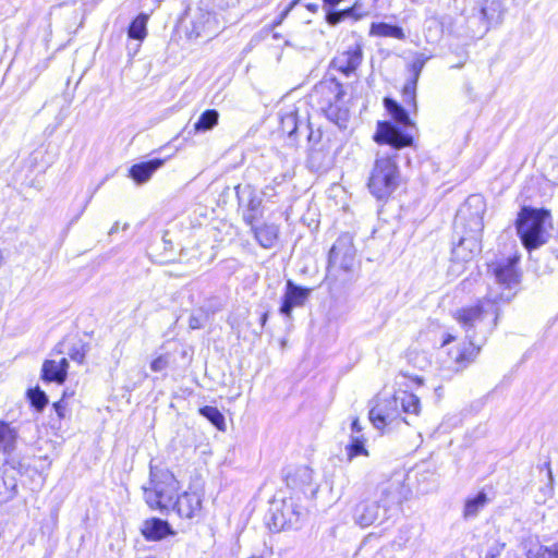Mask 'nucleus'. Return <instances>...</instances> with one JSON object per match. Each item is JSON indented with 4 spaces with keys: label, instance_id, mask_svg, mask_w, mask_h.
<instances>
[{
    "label": "nucleus",
    "instance_id": "nucleus-1",
    "mask_svg": "<svg viewBox=\"0 0 558 558\" xmlns=\"http://www.w3.org/2000/svg\"><path fill=\"white\" fill-rule=\"evenodd\" d=\"M519 258L508 257L493 266L496 284L501 292L490 289L475 304L456 310L453 318L464 331V341L447 349L442 367L460 373L475 362L483 345L498 325L501 305L511 301L519 284L520 274L517 269Z\"/></svg>",
    "mask_w": 558,
    "mask_h": 558
},
{
    "label": "nucleus",
    "instance_id": "nucleus-2",
    "mask_svg": "<svg viewBox=\"0 0 558 558\" xmlns=\"http://www.w3.org/2000/svg\"><path fill=\"white\" fill-rule=\"evenodd\" d=\"M335 72H339L344 78L349 77V52L344 51L333 58L328 73L315 85L311 97L318 100L330 122L340 130H345L349 123V108L343 100L347 94L345 83Z\"/></svg>",
    "mask_w": 558,
    "mask_h": 558
},
{
    "label": "nucleus",
    "instance_id": "nucleus-3",
    "mask_svg": "<svg viewBox=\"0 0 558 558\" xmlns=\"http://www.w3.org/2000/svg\"><path fill=\"white\" fill-rule=\"evenodd\" d=\"M384 107L392 121H378L374 135L375 142L388 145L389 150L411 147L414 143L413 132L416 131V128L410 119L409 111L391 97L384 98Z\"/></svg>",
    "mask_w": 558,
    "mask_h": 558
},
{
    "label": "nucleus",
    "instance_id": "nucleus-4",
    "mask_svg": "<svg viewBox=\"0 0 558 558\" xmlns=\"http://www.w3.org/2000/svg\"><path fill=\"white\" fill-rule=\"evenodd\" d=\"M397 157V150L378 153L368 181L369 191L377 199L389 197L399 185Z\"/></svg>",
    "mask_w": 558,
    "mask_h": 558
},
{
    "label": "nucleus",
    "instance_id": "nucleus-5",
    "mask_svg": "<svg viewBox=\"0 0 558 558\" xmlns=\"http://www.w3.org/2000/svg\"><path fill=\"white\" fill-rule=\"evenodd\" d=\"M179 483L168 470H150L149 485L144 487V499L153 510L167 513L178 494Z\"/></svg>",
    "mask_w": 558,
    "mask_h": 558
},
{
    "label": "nucleus",
    "instance_id": "nucleus-6",
    "mask_svg": "<svg viewBox=\"0 0 558 558\" xmlns=\"http://www.w3.org/2000/svg\"><path fill=\"white\" fill-rule=\"evenodd\" d=\"M548 214L544 209L524 206L521 208L515 228L518 235L527 251L538 248L546 243L545 221Z\"/></svg>",
    "mask_w": 558,
    "mask_h": 558
},
{
    "label": "nucleus",
    "instance_id": "nucleus-7",
    "mask_svg": "<svg viewBox=\"0 0 558 558\" xmlns=\"http://www.w3.org/2000/svg\"><path fill=\"white\" fill-rule=\"evenodd\" d=\"M485 211L486 203L484 197L481 194L470 195L456 214L453 221L454 233H470L482 236Z\"/></svg>",
    "mask_w": 558,
    "mask_h": 558
},
{
    "label": "nucleus",
    "instance_id": "nucleus-8",
    "mask_svg": "<svg viewBox=\"0 0 558 558\" xmlns=\"http://www.w3.org/2000/svg\"><path fill=\"white\" fill-rule=\"evenodd\" d=\"M349 276V236L343 234L337 239L328 254L325 281L330 290L337 282L345 283Z\"/></svg>",
    "mask_w": 558,
    "mask_h": 558
},
{
    "label": "nucleus",
    "instance_id": "nucleus-9",
    "mask_svg": "<svg viewBox=\"0 0 558 558\" xmlns=\"http://www.w3.org/2000/svg\"><path fill=\"white\" fill-rule=\"evenodd\" d=\"M305 509L294 497L284 498L280 505L271 508L268 526L274 532H280L286 529H298L305 515Z\"/></svg>",
    "mask_w": 558,
    "mask_h": 558
},
{
    "label": "nucleus",
    "instance_id": "nucleus-10",
    "mask_svg": "<svg viewBox=\"0 0 558 558\" xmlns=\"http://www.w3.org/2000/svg\"><path fill=\"white\" fill-rule=\"evenodd\" d=\"M505 7L501 0H477L473 8V20L481 23L478 33L486 34L492 27L498 26L504 21Z\"/></svg>",
    "mask_w": 558,
    "mask_h": 558
},
{
    "label": "nucleus",
    "instance_id": "nucleus-11",
    "mask_svg": "<svg viewBox=\"0 0 558 558\" xmlns=\"http://www.w3.org/2000/svg\"><path fill=\"white\" fill-rule=\"evenodd\" d=\"M287 486L296 495L303 494L306 498H314L317 486L313 484V471L306 465L289 466L284 471Z\"/></svg>",
    "mask_w": 558,
    "mask_h": 558
},
{
    "label": "nucleus",
    "instance_id": "nucleus-12",
    "mask_svg": "<svg viewBox=\"0 0 558 558\" xmlns=\"http://www.w3.org/2000/svg\"><path fill=\"white\" fill-rule=\"evenodd\" d=\"M313 289L294 283L291 279L286 282V290L281 298L279 313L288 320H292L295 307H303L311 296Z\"/></svg>",
    "mask_w": 558,
    "mask_h": 558
},
{
    "label": "nucleus",
    "instance_id": "nucleus-13",
    "mask_svg": "<svg viewBox=\"0 0 558 558\" xmlns=\"http://www.w3.org/2000/svg\"><path fill=\"white\" fill-rule=\"evenodd\" d=\"M401 415L396 395L380 398L369 411V421L377 429L392 424Z\"/></svg>",
    "mask_w": 558,
    "mask_h": 558
},
{
    "label": "nucleus",
    "instance_id": "nucleus-14",
    "mask_svg": "<svg viewBox=\"0 0 558 558\" xmlns=\"http://www.w3.org/2000/svg\"><path fill=\"white\" fill-rule=\"evenodd\" d=\"M457 235L459 236V240L451 251L452 260L459 263L469 262L481 252V235L470 233H460Z\"/></svg>",
    "mask_w": 558,
    "mask_h": 558
},
{
    "label": "nucleus",
    "instance_id": "nucleus-15",
    "mask_svg": "<svg viewBox=\"0 0 558 558\" xmlns=\"http://www.w3.org/2000/svg\"><path fill=\"white\" fill-rule=\"evenodd\" d=\"M170 510H174L180 518L192 519L202 510V498L195 492L177 494Z\"/></svg>",
    "mask_w": 558,
    "mask_h": 558
},
{
    "label": "nucleus",
    "instance_id": "nucleus-16",
    "mask_svg": "<svg viewBox=\"0 0 558 558\" xmlns=\"http://www.w3.org/2000/svg\"><path fill=\"white\" fill-rule=\"evenodd\" d=\"M141 533L146 541L157 542L167 536L174 535V531L168 521L159 518H150L143 522Z\"/></svg>",
    "mask_w": 558,
    "mask_h": 558
},
{
    "label": "nucleus",
    "instance_id": "nucleus-17",
    "mask_svg": "<svg viewBox=\"0 0 558 558\" xmlns=\"http://www.w3.org/2000/svg\"><path fill=\"white\" fill-rule=\"evenodd\" d=\"M69 362L62 357L59 362L46 360L41 367V379L47 383L63 384L68 376Z\"/></svg>",
    "mask_w": 558,
    "mask_h": 558
},
{
    "label": "nucleus",
    "instance_id": "nucleus-18",
    "mask_svg": "<svg viewBox=\"0 0 558 558\" xmlns=\"http://www.w3.org/2000/svg\"><path fill=\"white\" fill-rule=\"evenodd\" d=\"M165 160L161 158H154L147 161H142L133 165L129 170V175L137 183L143 184L147 182L151 175L163 166Z\"/></svg>",
    "mask_w": 558,
    "mask_h": 558
},
{
    "label": "nucleus",
    "instance_id": "nucleus-19",
    "mask_svg": "<svg viewBox=\"0 0 558 558\" xmlns=\"http://www.w3.org/2000/svg\"><path fill=\"white\" fill-rule=\"evenodd\" d=\"M381 505L377 501L364 500L355 506L354 519L361 526H369L378 518L379 508Z\"/></svg>",
    "mask_w": 558,
    "mask_h": 558
},
{
    "label": "nucleus",
    "instance_id": "nucleus-20",
    "mask_svg": "<svg viewBox=\"0 0 558 558\" xmlns=\"http://www.w3.org/2000/svg\"><path fill=\"white\" fill-rule=\"evenodd\" d=\"M380 498L377 500L387 510L402 502L401 485L399 482H385L378 487Z\"/></svg>",
    "mask_w": 558,
    "mask_h": 558
},
{
    "label": "nucleus",
    "instance_id": "nucleus-21",
    "mask_svg": "<svg viewBox=\"0 0 558 558\" xmlns=\"http://www.w3.org/2000/svg\"><path fill=\"white\" fill-rule=\"evenodd\" d=\"M19 432L11 423L0 421V452L10 456L16 448Z\"/></svg>",
    "mask_w": 558,
    "mask_h": 558
},
{
    "label": "nucleus",
    "instance_id": "nucleus-22",
    "mask_svg": "<svg viewBox=\"0 0 558 558\" xmlns=\"http://www.w3.org/2000/svg\"><path fill=\"white\" fill-rule=\"evenodd\" d=\"M256 241L264 248H271L275 246L279 228L276 225H263L260 227H252Z\"/></svg>",
    "mask_w": 558,
    "mask_h": 558
},
{
    "label": "nucleus",
    "instance_id": "nucleus-23",
    "mask_svg": "<svg viewBox=\"0 0 558 558\" xmlns=\"http://www.w3.org/2000/svg\"><path fill=\"white\" fill-rule=\"evenodd\" d=\"M395 395L401 413L415 415L420 413L421 402L417 396L408 391H399Z\"/></svg>",
    "mask_w": 558,
    "mask_h": 558
},
{
    "label": "nucleus",
    "instance_id": "nucleus-24",
    "mask_svg": "<svg viewBox=\"0 0 558 558\" xmlns=\"http://www.w3.org/2000/svg\"><path fill=\"white\" fill-rule=\"evenodd\" d=\"M369 34L379 37H392L404 39L405 34L402 27L386 22L372 23Z\"/></svg>",
    "mask_w": 558,
    "mask_h": 558
},
{
    "label": "nucleus",
    "instance_id": "nucleus-25",
    "mask_svg": "<svg viewBox=\"0 0 558 558\" xmlns=\"http://www.w3.org/2000/svg\"><path fill=\"white\" fill-rule=\"evenodd\" d=\"M488 498L484 492H478L474 497L468 498L464 504L463 517L464 519H474L478 512L485 507Z\"/></svg>",
    "mask_w": 558,
    "mask_h": 558
},
{
    "label": "nucleus",
    "instance_id": "nucleus-26",
    "mask_svg": "<svg viewBox=\"0 0 558 558\" xmlns=\"http://www.w3.org/2000/svg\"><path fill=\"white\" fill-rule=\"evenodd\" d=\"M219 120V112L216 109H207L199 116L194 124L195 132H207L213 130Z\"/></svg>",
    "mask_w": 558,
    "mask_h": 558
},
{
    "label": "nucleus",
    "instance_id": "nucleus-27",
    "mask_svg": "<svg viewBox=\"0 0 558 558\" xmlns=\"http://www.w3.org/2000/svg\"><path fill=\"white\" fill-rule=\"evenodd\" d=\"M148 16L144 13L137 15L130 24L128 29V35L132 39L143 40L147 35V25Z\"/></svg>",
    "mask_w": 558,
    "mask_h": 558
},
{
    "label": "nucleus",
    "instance_id": "nucleus-28",
    "mask_svg": "<svg viewBox=\"0 0 558 558\" xmlns=\"http://www.w3.org/2000/svg\"><path fill=\"white\" fill-rule=\"evenodd\" d=\"M199 414L207 418L217 429H226L225 416L216 407L205 405L199 409Z\"/></svg>",
    "mask_w": 558,
    "mask_h": 558
},
{
    "label": "nucleus",
    "instance_id": "nucleus-29",
    "mask_svg": "<svg viewBox=\"0 0 558 558\" xmlns=\"http://www.w3.org/2000/svg\"><path fill=\"white\" fill-rule=\"evenodd\" d=\"M523 549L527 558H553L549 546L541 545L532 539L523 543Z\"/></svg>",
    "mask_w": 558,
    "mask_h": 558
},
{
    "label": "nucleus",
    "instance_id": "nucleus-30",
    "mask_svg": "<svg viewBox=\"0 0 558 558\" xmlns=\"http://www.w3.org/2000/svg\"><path fill=\"white\" fill-rule=\"evenodd\" d=\"M280 130L289 137H293L299 130V119L295 111H290L281 116Z\"/></svg>",
    "mask_w": 558,
    "mask_h": 558
},
{
    "label": "nucleus",
    "instance_id": "nucleus-31",
    "mask_svg": "<svg viewBox=\"0 0 558 558\" xmlns=\"http://www.w3.org/2000/svg\"><path fill=\"white\" fill-rule=\"evenodd\" d=\"M17 485L14 478L7 480L0 476V502L12 500L17 494Z\"/></svg>",
    "mask_w": 558,
    "mask_h": 558
},
{
    "label": "nucleus",
    "instance_id": "nucleus-32",
    "mask_svg": "<svg viewBox=\"0 0 558 558\" xmlns=\"http://www.w3.org/2000/svg\"><path fill=\"white\" fill-rule=\"evenodd\" d=\"M27 397L33 408L41 412L48 404V397L39 387L32 388L27 391Z\"/></svg>",
    "mask_w": 558,
    "mask_h": 558
},
{
    "label": "nucleus",
    "instance_id": "nucleus-33",
    "mask_svg": "<svg viewBox=\"0 0 558 558\" xmlns=\"http://www.w3.org/2000/svg\"><path fill=\"white\" fill-rule=\"evenodd\" d=\"M416 86L417 83L415 81H407L402 88V100L403 102L409 106L413 107L414 110H416Z\"/></svg>",
    "mask_w": 558,
    "mask_h": 558
},
{
    "label": "nucleus",
    "instance_id": "nucleus-34",
    "mask_svg": "<svg viewBox=\"0 0 558 558\" xmlns=\"http://www.w3.org/2000/svg\"><path fill=\"white\" fill-rule=\"evenodd\" d=\"M88 351V344L82 340H77L68 349V355L71 360L83 363Z\"/></svg>",
    "mask_w": 558,
    "mask_h": 558
},
{
    "label": "nucleus",
    "instance_id": "nucleus-35",
    "mask_svg": "<svg viewBox=\"0 0 558 558\" xmlns=\"http://www.w3.org/2000/svg\"><path fill=\"white\" fill-rule=\"evenodd\" d=\"M505 548V543L493 539L492 543L487 544L486 548L483 549L478 558H498Z\"/></svg>",
    "mask_w": 558,
    "mask_h": 558
},
{
    "label": "nucleus",
    "instance_id": "nucleus-36",
    "mask_svg": "<svg viewBox=\"0 0 558 558\" xmlns=\"http://www.w3.org/2000/svg\"><path fill=\"white\" fill-rule=\"evenodd\" d=\"M359 456L368 457V446L360 439H351V460Z\"/></svg>",
    "mask_w": 558,
    "mask_h": 558
},
{
    "label": "nucleus",
    "instance_id": "nucleus-37",
    "mask_svg": "<svg viewBox=\"0 0 558 558\" xmlns=\"http://www.w3.org/2000/svg\"><path fill=\"white\" fill-rule=\"evenodd\" d=\"M363 430L364 428L362 427L357 418L351 422V439H360L363 442L367 444L368 437Z\"/></svg>",
    "mask_w": 558,
    "mask_h": 558
},
{
    "label": "nucleus",
    "instance_id": "nucleus-38",
    "mask_svg": "<svg viewBox=\"0 0 558 558\" xmlns=\"http://www.w3.org/2000/svg\"><path fill=\"white\" fill-rule=\"evenodd\" d=\"M426 59L422 56L416 58L411 64L412 77L409 81H415L417 83L420 74L425 65Z\"/></svg>",
    "mask_w": 558,
    "mask_h": 558
},
{
    "label": "nucleus",
    "instance_id": "nucleus-39",
    "mask_svg": "<svg viewBox=\"0 0 558 558\" xmlns=\"http://www.w3.org/2000/svg\"><path fill=\"white\" fill-rule=\"evenodd\" d=\"M169 365V359L167 355H159L154 359L150 363V368L153 372H161L166 369Z\"/></svg>",
    "mask_w": 558,
    "mask_h": 558
},
{
    "label": "nucleus",
    "instance_id": "nucleus-40",
    "mask_svg": "<svg viewBox=\"0 0 558 558\" xmlns=\"http://www.w3.org/2000/svg\"><path fill=\"white\" fill-rule=\"evenodd\" d=\"M368 11L364 8L363 3L360 1H355L351 5V19L360 20L363 16L367 15Z\"/></svg>",
    "mask_w": 558,
    "mask_h": 558
},
{
    "label": "nucleus",
    "instance_id": "nucleus-41",
    "mask_svg": "<svg viewBox=\"0 0 558 558\" xmlns=\"http://www.w3.org/2000/svg\"><path fill=\"white\" fill-rule=\"evenodd\" d=\"M299 0H292L279 14L278 19L274 21V26L280 25L288 16L290 11L298 4Z\"/></svg>",
    "mask_w": 558,
    "mask_h": 558
},
{
    "label": "nucleus",
    "instance_id": "nucleus-42",
    "mask_svg": "<svg viewBox=\"0 0 558 558\" xmlns=\"http://www.w3.org/2000/svg\"><path fill=\"white\" fill-rule=\"evenodd\" d=\"M299 0H292L279 14L278 19L274 21V26L280 25L288 16L290 11L298 4Z\"/></svg>",
    "mask_w": 558,
    "mask_h": 558
},
{
    "label": "nucleus",
    "instance_id": "nucleus-43",
    "mask_svg": "<svg viewBox=\"0 0 558 558\" xmlns=\"http://www.w3.org/2000/svg\"><path fill=\"white\" fill-rule=\"evenodd\" d=\"M189 326L192 329H199L204 326L203 324V315L192 314L189 319Z\"/></svg>",
    "mask_w": 558,
    "mask_h": 558
},
{
    "label": "nucleus",
    "instance_id": "nucleus-44",
    "mask_svg": "<svg viewBox=\"0 0 558 558\" xmlns=\"http://www.w3.org/2000/svg\"><path fill=\"white\" fill-rule=\"evenodd\" d=\"M362 59V52L360 48L351 49V72L360 63Z\"/></svg>",
    "mask_w": 558,
    "mask_h": 558
},
{
    "label": "nucleus",
    "instance_id": "nucleus-45",
    "mask_svg": "<svg viewBox=\"0 0 558 558\" xmlns=\"http://www.w3.org/2000/svg\"><path fill=\"white\" fill-rule=\"evenodd\" d=\"M456 340H457L456 336H453L451 333H445L444 338H442V341H441V344H440V348L441 349L447 348L449 344H451Z\"/></svg>",
    "mask_w": 558,
    "mask_h": 558
},
{
    "label": "nucleus",
    "instance_id": "nucleus-46",
    "mask_svg": "<svg viewBox=\"0 0 558 558\" xmlns=\"http://www.w3.org/2000/svg\"><path fill=\"white\" fill-rule=\"evenodd\" d=\"M53 409H54V411H56V413H57L59 418L64 417V409H65V407H64L62 400H60L58 402H54L53 403Z\"/></svg>",
    "mask_w": 558,
    "mask_h": 558
},
{
    "label": "nucleus",
    "instance_id": "nucleus-47",
    "mask_svg": "<svg viewBox=\"0 0 558 558\" xmlns=\"http://www.w3.org/2000/svg\"><path fill=\"white\" fill-rule=\"evenodd\" d=\"M318 154H319V151L317 149H315L314 146L312 145L310 147V153H308V162L312 166H314L316 157H317Z\"/></svg>",
    "mask_w": 558,
    "mask_h": 558
},
{
    "label": "nucleus",
    "instance_id": "nucleus-48",
    "mask_svg": "<svg viewBox=\"0 0 558 558\" xmlns=\"http://www.w3.org/2000/svg\"><path fill=\"white\" fill-rule=\"evenodd\" d=\"M320 138V132L317 131L316 133L314 131L311 130L310 134H308V142L310 143H317Z\"/></svg>",
    "mask_w": 558,
    "mask_h": 558
},
{
    "label": "nucleus",
    "instance_id": "nucleus-49",
    "mask_svg": "<svg viewBox=\"0 0 558 558\" xmlns=\"http://www.w3.org/2000/svg\"><path fill=\"white\" fill-rule=\"evenodd\" d=\"M550 548V556H553V558H558V542L555 543L554 545L549 546Z\"/></svg>",
    "mask_w": 558,
    "mask_h": 558
},
{
    "label": "nucleus",
    "instance_id": "nucleus-50",
    "mask_svg": "<svg viewBox=\"0 0 558 558\" xmlns=\"http://www.w3.org/2000/svg\"><path fill=\"white\" fill-rule=\"evenodd\" d=\"M259 206V201L251 199L248 203V208L251 211H254Z\"/></svg>",
    "mask_w": 558,
    "mask_h": 558
},
{
    "label": "nucleus",
    "instance_id": "nucleus-51",
    "mask_svg": "<svg viewBox=\"0 0 558 558\" xmlns=\"http://www.w3.org/2000/svg\"><path fill=\"white\" fill-rule=\"evenodd\" d=\"M267 319H268V313L266 312V313H264V314L262 315V317H260V325H262V327H264V326H265V324H266Z\"/></svg>",
    "mask_w": 558,
    "mask_h": 558
},
{
    "label": "nucleus",
    "instance_id": "nucleus-52",
    "mask_svg": "<svg viewBox=\"0 0 558 558\" xmlns=\"http://www.w3.org/2000/svg\"><path fill=\"white\" fill-rule=\"evenodd\" d=\"M306 8L312 11V12H316L317 9H318V4H315V3H310L306 5Z\"/></svg>",
    "mask_w": 558,
    "mask_h": 558
},
{
    "label": "nucleus",
    "instance_id": "nucleus-53",
    "mask_svg": "<svg viewBox=\"0 0 558 558\" xmlns=\"http://www.w3.org/2000/svg\"><path fill=\"white\" fill-rule=\"evenodd\" d=\"M244 219H245V221H246L248 225H251V226H252V223H253V219H254V216H253V214H248V215H245Z\"/></svg>",
    "mask_w": 558,
    "mask_h": 558
},
{
    "label": "nucleus",
    "instance_id": "nucleus-54",
    "mask_svg": "<svg viewBox=\"0 0 558 558\" xmlns=\"http://www.w3.org/2000/svg\"><path fill=\"white\" fill-rule=\"evenodd\" d=\"M118 230H119V222H116V223L111 227V229H110V231H109V234H113V233L118 232Z\"/></svg>",
    "mask_w": 558,
    "mask_h": 558
},
{
    "label": "nucleus",
    "instance_id": "nucleus-55",
    "mask_svg": "<svg viewBox=\"0 0 558 558\" xmlns=\"http://www.w3.org/2000/svg\"><path fill=\"white\" fill-rule=\"evenodd\" d=\"M128 227H129V225L124 223L123 229L125 230V229H128Z\"/></svg>",
    "mask_w": 558,
    "mask_h": 558
},
{
    "label": "nucleus",
    "instance_id": "nucleus-56",
    "mask_svg": "<svg viewBox=\"0 0 558 558\" xmlns=\"http://www.w3.org/2000/svg\"><path fill=\"white\" fill-rule=\"evenodd\" d=\"M345 451H348V452H349V445H347V446H345Z\"/></svg>",
    "mask_w": 558,
    "mask_h": 558
}]
</instances>
